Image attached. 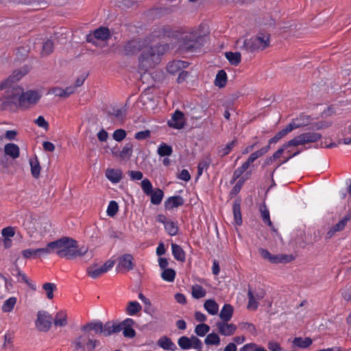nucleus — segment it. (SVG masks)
Wrapping results in <instances>:
<instances>
[{"instance_id": "f257e3e1", "label": "nucleus", "mask_w": 351, "mask_h": 351, "mask_svg": "<svg viewBox=\"0 0 351 351\" xmlns=\"http://www.w3.org/2000/svg\"><path fill=\"white\" fill-rule=\"evenodd\" d=\"M28 71V66H25L21 69L14 71L7 79L0 82V90H5L1 104L2 110L27 109L40 99L41 95L37 90H29L24 92L23 88L18 84Z\"/></svg>"}, {"instance_id": "f03ea898", "label": "nucleus", "mask_w": 351, "mask_h": 351, "mask_svg": "<svg viewBox=\"0 0 351 351\" xmlns=\"http://www.w3.org/2000/svg\"><path fill=\"white\" fill-rule=\"evenodd\" d=\"M135 322L132 318H126L121 322H107L104 324L101 321L90 322L81 328L82 331L87 332L93 330L96 334L108 337L123 331V335L126 338H134L136 331L133 328Z\"/></svg>"}, {"instance_id": "7ed1b4c3", "label": "nucleus", "mask_w": 351, "mask_h": 351, "mask_svg": "<svg viewBox=\"0 0 351 351\" xmlns=\"http://www.w3.org/2000/svg\"><path fill=\"white\" fill-rule=\"evenodd\" d=\"M310 116L305 114H300L295 120L292 121L285 128L277 132L272 138L268 141V145L262 148L252 152L248 157L247 160L243 162L240 167L243 171H245L251 164H252L256 159L262 157L267 154L270 149V145L277 143L280 139L285 137L288 133L292 130L305 126L310 122Z\"/></svg>"}, {"instance_id": "20e7f679", "label": "nucleus", "mask_w": 351, "mask_h": 351, "mask_svg": "<svg viewBox=\"0 0 351 351\" xmlns=\"http://www.w3.org/2000/svg\"><path fill=\"white\" fill-rule=\"evenodd\" d=\"M178 50L180 53H195L199 51L205 43V35L199 27L191 28L187 32L180 30Z\"/></svg>"}, {"instance_id": "39448f33", "label": "nucleus", "mask_w": 351, "mask_h": 351, "mask_svg": "<svg viewBox=\"0 0 351 351\" xmlns=\"http://www.w3.org/2000/svg\"><path fill=\"white\" fill-rule=\"evenodd\" d=\"M169 49V44H157L143 50L138 58L139 69L147 71L158 64L162 56Z\"/></svg>"}, {"instance_id": "423d86ee", "label": "nucleus", "mask_w": 351, "mask_h": 351, "mask_svg": "<svg viewBox=\"0 0 351 351\" xmlns=\"http://www.w3.org/2000/svg\"><path fill=\"white\" fill-rule=\"evenodd\" d=\"M270 36L268 34L258 32L256 36L243 40L241 49L248 52L262 51L269 45Z\"/></svg>"}, {"instance_id": "0eeeda50", "label": "nucleus", "mask_w": 351, "mask_h": 351, "mask_svg": "<svg viewBox=\"0 0 351 351\" xmlns=\"http://www.w3.org/2000/svg\"><path fill=\"white\" fill-rule=\"evenodd\" d=\"M64 244L63 245L60 258H65L69 260H73L77 257H81L86 254L88 252V247H79L76 240L65 237Z\"/></svg>"}, {"instance_id": "6e6552de", "label": "nucleus", "mask_w": 351, "mask_h": 351, "mask_svg": "<svg viewBox=\"0 0 351 351\" xmlns=\"http://www.w3.org/2000/svg\"><path fill=\"white\" fill-rule=\"evenodd\" d=\"M180 32L179 29H173L169 25H158L155 27L152 32L145 37L148 45L158 39L165 38H178Z\"/></svg>"}, {"instance_id": "1a4fd4ad", "label": "nucleus", "mask_w": 351, "mask_h": 351, "mask_svg": "<svg viewBox=\"0 0 351 351\" xmlns=\"http://www.w3.org/2000/svg\"><path fill=\"white\" fill-rule=\"evenodd\" d=\"M141 188L143 193L150 197L151 203L154 205H159L164 197V192L160 188H153L149 180L145 178L141 181Z\"/></svg>"}, {"instance_id": "9d476101", "label": "nucleus", "mask_w": 351, "mask_h": 351, "mask_svg": "<svg viewBox=\"0 0 351 351\" xmlns=\"http://www.w3.org/2000/svg\"><path fill=\"white\" fill-rule=\"evenodd\" d=\"M72 344L74 345L75 350L93 351L99 344V341L94 339L90 334L84 332V335L77 337Z\"/></svg>"}, {"instance_id": "9b49d317", "label": "nucleus", "mask_w": 351, "mask_h": 351, "mask_svg": "<svg viewBox=\"0 0 351 351\" xmlns=\"http://www.w3.org/2000/svg\"><path fill=\"white\" fill-rule=\"evenodd\" d=\"M322 134L317 132H306L302 133L293 139L287 141L286 145L289 147L291 146H298L309 143H315L320 140Z\"/></svg>"}, {"instance_id": "f8f14e48", "label": "nucleus", "mask_w": 351, "mask_h": 351, "mask_svg": "<svg viewBox=\"0 0 351 351\" xmlns=\"http://www.w3.org/2000/svg\"><path fill=\"white\" fill-rule=\"evenodd\" d=\"M148 45L145 38H132L128 40L123 47L124 54L127 56L136 55Z\"/></svg>"}, {"instance_id": "ddd939ff", "label": "nucleus", "mask_w": 351, "mask_h": 351, "mask_svg": "<svg viewBox=\"0 0 351 351\" xmlns=\"http://www.w3.org/2000/svg\"><path fill=\"white\" fill-rule=\"evenodd\" d=\"M135 267L134 259L131 254H124L117 258L116 271L117 272H128Z\"/></svg>"}, {"instance_id": "4468645a", "label": "nucleus", "mask_w": 351, "mask_h": 351, "mask_svg": "<svg viewBox=\"0 0 351 351\" xmlns=\"http://www.w3.org/2000/svg\"><path fill=\"white\" fill-rule=\"evenodd\" d=\"M52 316L45 311L38 312L37 319L36 321V326L40 331H48L52 324Z\"/></svg>"}, {"instance_id": "2eb2a0df", "label": "nucleus", "mask_w": 351, "mask_h": 351, "mask_svg": "<svg viewBox=\"0 0 351 351\" xmlns=\"http://www.w3.org/2000/svg\"><path fill=\"white\" fill-rule=\"evenodd\" d=\"M110 36V32L108 27H100L96 29L93 33L90 32L86 35V40L87 43H92L97 46L95 40H106Z\"/></svg>"}, {"instance_id": "dca6fc26", "label": "nucleus", "mask_w": 351, "mask_h": 351, "mask_svg": "<svg viewBox=\"0 0 351 351\" xmlns=\"http://www.w3.org/2000/svg\"><path fill=\"white\" fill-rule=\"evenodd\" d=\"M219 332L223 336H231L237 330V326L234 324H228V322H218L216 324Z\"/></svg>"}, {"instance_id": "f3484780", "label": "nucleus", "mask_w": 351, "mask_h": 351, "mask_svg": "<svg viewBox=\"0 0 351 351\" xmlns=\"http://www.w3.org/2000/svg\"><path fill=\"white\" fill-rule=\"evenodd\" d=\"M111 152L112 155L115 157H119L123 160L129 159L133 153V144L132 143H128L124 145L121 151L113 148Z\"/></svg>"}, {"instance_id": "a211bd4d", "label": "nucleus", "mask_w": 351, "mask_h": 351, "mask_svg": "<svg viewBox=\"0 0 351 351\" xmlns=\"http://www.w3.org/2000/svg\"><path fill=\"white\" fill-rule=\"evenodd\" d=\"M189 62L180 60H173L168 63L167 71L170 74H176L181 71L183 69H186L189 66Z\"/></svg>"}, {"instance_id": "6ab92c4d", "label": "nucleus", "mask_w": 351, "mask_h": 351, "mask_svg": "<svg viewBox=\"0 0 351 351\" xmlns=\"http://www.w3.org/2000/svg\"><path fill=\"white\" fill-rule=\"evenodd\" d=\"M184 204V198L180 195L169 197L164 203L165 210H171L175 208L182 206Z\"/></svg>"}, {"instance_id": "aec40b11", "label": "nucleus", "mask_w": 351, "mask_h": 351, "mask_svg": "<svg viewBox=\"0 0 351 351\" xmlns=\"http://www.w3.org/2000/svg\"><path fill=\"white\" fill-rule=\"evenodd\" d=\"M184 114L180 110H176L172 115L171 121H168L169 126L175 129H181L184 127Z\"/></svg>"}, {"instance_id": "412c9836", "label": "nucleus", "mask_w": 351, "mask_h": 351, "mask_svg": "<svg viewBox=\"0 0 351 351\" xmlns=\"http://www.w3.org/2000/svg\"><path fill=\"white\" fill-rule=\"evenodd\" d=\"M3 150L5 156L14 160L18 158L20 156V148L15 143H9L5 144Z\"/></svg>"}, {"instance_id": "4be33fe9", "label": "nucleus", "mask_w": 351, "mask_h": 351, "mask_svg": "<svg viewBox=\"0 0 351 351\" xmlns=\"http://www.w3.org/2000/svg\"><path fill=\"white\" fill-rule=\"evenodd\" d=\"M106 177L112 183L117 184L121 180L123 173L119 169H108L106 171Z\"/></svg>"}, {"instance_id": "5701e85b", "label": "nucleus", "mask_w": 351, "mask_h": 351, "mask_svg": "<svg viewBox=\"0 0 351 351\" xmlns=\"http://www.w3.org/2000/svg\"><path fill=\"white\" fill-rule=\"evenodd\" d=\"M65 237H63L60 239H58L56 241H51L48 243V247H49L51 254L55 253L59 257H61L60 251L62 250L63 245L65 243L64 242Z\"/></svg>"}, {"instance_id": "b1692460", "label": "nucleus", "mask_w": 351, "mask_h": 351, "mask_svg": "<svg viewBox=\"0 0 351 351\" xmlns=\"http://www.w3.org/2000/svg\"><path fill=\"white\" fill-rule=\"evenodd\" d=\"M287 148L288 147L286 145V143H284L272 154V156L267 157L265 160L262 167H265L270 165L274 161L278 159Z\"/></svg>"}, {"instance_id": "393cba45", "label": "nucleus", "mask_w": 351, "mask_h": 351, "mask_svg": "<svg viewBox=\"0 0 351 351\" xmlns=\"http://www.w3.org/2000/svg\"><path fill=\"white\" fill-rule=\"evenodd\" d=\"M157 344L159 347L166 350L174 351L177 349L176 344L167 336L160 337L158 340Z\"/></svg>"}, {"instance_id": "a878e982", "label": "nucleus", "mask_w": 351, "mask_h": 351, "mask_svg": "<svg viewBox=\"0 0 351 351\" xmlns=\"http://www.w3.org/2000/svg\"><path fill=\"white\" fill-rule=\"evenodd\" d=\"M241 200L240 199H237L233 204L232 206V211L234 215V220L235 223L237 226H241L242 224V216L241 211Z\"/></svg>"}, {"instance_id": "bb28decb", "label": "nucleus", "mask_w": 351, "mask_h": 351, "mask_svg": "<svg viewBox=\"0 0 351 351\" xmlns=\"http://www.w3.org/2000/svg\"><path fill=\"white\" fill-rule=\"evenodd\" d=\"M171 251L174 258L180 262L186 260V254L182 247L176 243H171Z\"/></svg>"}, {"instance_id": "cd10ccee", "label": "nucleus", "mask_w": 351, "mask_h": 351, "mask_svg": "<svg viewBox=\"0 0 351 351\" xmlns=\"http://www.w3.org/2000/svg\"><path fill=\"white\" fill-rule=\"evenodd\" d=\"M234 308L230 304H225L221 310L219 317L223 322H228L231 319Z\"/></svg>"}, {"instance_id": "c85d7f7f", "label": "nucleus", "mask_w": 351, "mask_h": 351, "mask_svg": "<svg viewBox=\"0 0 351 351\" xmlns=\"http://www.w3.org/2000/svg\"><path fill=\"white\" fill-rule=\"evenodd\" d=\"M293 260L294 256L293 255L278 254L272 255L269 260V262L274 264L287 263H290Z\"/></svg>"}, {"instance_id": "c756f323", "label": "nucleus", "mask_w": 351, "mask_h": 351, "mask_svg": "<svg viewBox=\"0 0 351 351\" xmlns=\"http://www.w3.org/2000/svg\"><path fill=\"white\" fill-rule=\"evenodd\" d=\"M204 309L211 315H215L218 313L219 305L213 299H208L204 304Z\"/></svg>"}, {"instance_id": "7c9ffc66", "label": "nucleus", "mask_w": 351, "mask_h": 351, "mask_svg": "<svg viewBox=\"0 0 351 351\" xmlns=\"http://www.w3.org/2000/svg\"><path fill=\"white\" fill-rule=\"evenodd\" d=\"M29 165L32 176L34 178H38L40 174L41 167L37 156L29 159Z\"/></svg>"}, {"instance_id": "2f4dec72", "label": "nucleus", "mask_w": 351, "mask_h": 351, "mask_svg": "<svg viewBox=\"0 0 351 351\" xmlns=\"http://www.w3.org/2000/svg\"><path fill=\"white\" fill-rule=\"evenodd\" d=\"M163 226L169 235L176 236L178 233L179 227L177 222L169 219Z\"/></svg>"}, {"instance_id": "473e14b6", "label": "nucleus", "mask_w": 351, "mask_h": 351, "mask_svg": "<svg viewBox=\"0 0 351 351\" xmlns=\"http://www.w3.org/2000/svg\"><path fill=\"white\" fill-rule=\"evenodd\" d=\"M56 326H65L67 324V315L64 311H58L53 319Z\"/></svg>"}, {"instance_id": "72a5a7b5", "label": "nucleus", "mask_w": 351, "mask_h": 351, "mask_svg": "<svg viewBox=\"0 0 351 351\" xmlns=\"http://www.w3.org/2000/svg\"><path fill=\"white\" fill-rule=\"evenodd\" d=\"M12 274L17 278V280L19 282H23L27 284L32 289H36L35 287L30 285V283L25 274L23 273L17 265H16L15 268L13 269V271H12Z\"/></svg>"}, {"instance_id": "f704fd0d", "label": "nucleus", "mask_w": 351, "mask_h": 351, "mask_svg": "<svg viewBox=\"0 0 351 351\" xmlns=\"http://www.w3.org/2000/svg\"><path fill=\"white\" fill-rule=\"evenodd\" d=\"M227 83V74L223 69L219 70L217 73L215 84L219 88H223Z\"/></svg>"}, {"instance_id": "c9c22d12", "label": "nucleus", "mask_w": 351, "mask_h": 351, "mask_svg": "<svg viewBox=\"0 0 351 351\" xmlns=\"http://www.w3.org/2000/svg\"><path fill=\"white\" fill-rule=\"evenodd\" d=\"M142 309V306L137 301H131L128 302L126 308V313L128 315H135Z\"/></svg>"}, {"instance_id": "e433bc0d", "label": "nucleus", "mask_w": 351, "mask_h": 351, "mask_svg": "<svg viewBox=\"0 0 351 351\" xmlns=\"http://www.w3.org/2000/svg\"><path fill=\"white\" fill-rule=\"evenodd\" d=\"M172 153H173L172 147L169 145L165 143H160L157 149V154L160 157L169 156L172 154Z\"/></svg>"}, {"instance_id": "4c0bfd02", "label": "nucleus", "mask_w": 351, "mask_h": 351, "mask_svg": "<svg viewBox=\"0 0 351 351\" xmlns=\"http://www.w3.org/2000/svg\"><path fill=\"white\" fill-rule=\"evenodd\" d=\"M293 342L295 346L301 348H307L313 343L312 339L310 337H295Z\"/></svg>"}, {"instance_id": "58836bf2", "label": "nucleus", "mask_w": 351, "mask_h": 351, "mask_svg": "<svg viewBox=\"0 0 351 351\" xmlns=\"http://www.w3.org/2000/svg\"><path fill=\"white\" fill-rule=\"evenodd\" d=\"M17 299L16 297H10L7 299L2 305V311L4 313H10L13 311L14 306L16 303Z\"/></svg>"}, {"instance_id": "ea45409f", "label": "nucleus", "mask_w": 351, "mask_h": 351, "mask_svg": "<svg viewBox=\"0 0 351 351\" xmlns=\"http://www.w3.org/2000/svg\"><path fill=\"white\" fill-rule=\"evenodd\" d=\"M259 210L261 212L263 222L268 226H271L272 222L270 219L269 211L265 204H263L260 206Z\"/></svg>"}, {"instance_id": "a19ab883", "label": "nucleus", "mask_w": 351, "mask_h": 351, "mask_svg": "<svg viewBox=\"0 0 351 351\" xmlns=\"http://www.w3.org/2000/svg\"><path fill=\"white\" fill-rule=\"evenodd\" d=\"M11 2L17 4H24L28 5H32L34 7V9H38V6L42 4L46 5L45 1H41L40 0H10Z\"/></svg>"}, {"instance_id": "79ce46f5", "label": "nucleus", "mask_w": 351, "mask_h": 351, "mask_svg": "<svg viewBox=\"0 0 351 351\" xmlns=\"http://www.w3.org/2000/svg\"><path fill=\"white\" fill-rule=\"evenodd\" d=\"M226 58L232 65H238L241 60V53L239 52H226Z\"/></svg>"}, {"instance_id": "37998d69", "label": "nucleus", "mask_w": 351, "mask_h": 351, "mask_svg": "<svg viewBox=\"0 0 351 351\" xmlns=\"http://www.w3.org/2000/svg\"><path fill=\"white\" fill-rule=\"evenodd\" d=\"M248 304L247 308L250 310L255 311L258 308V303L254 296V293L250 289L247 291Z\"/></svg>"}, {"instance_id": "c03bdc74", "label": "nucleus", "mask_w": 351, "mask_h": 351, "mask_svg": "<svg viewBox=\"0 0 351 351\" xmlns=\"http://www.w3.org/2000/svg\"><path fill=\"white\" fill-rule=\"evenodd\" d=\"M192 296L195 299H199L204 297L206 294V291L199 285H195L192 287Z\"/></svg>"}, {"instance_id": "a18cd8bd", "label": "nucleus", "mask_w": 351, "mask_h": 351, "mask_svg": "<svg viewBox=\"0 0 351 351\" xmlns=\"http://www.w3.org/2000/svg\"><path fill=\"white\" fill-rule=\"evenodd\" d=\"M204 343L208 346H217L220 343V338L217 333H209L206 337Z\"/></svg>"}, {"instance_id": "49530a36", "label": "nucleus", "mask_w": 351, "mask_h": 351, "mask_svg": "<svg viewBox=\"0 0 351 351\" xmlns=\"http://www.w3.org/2000/svg\"><path fill=\"white\" fill-rule=\"evenodd\" d=\"M176 271L174 269L171 268H167L163 269V271L161 274L162 278L169 282H172L174 281L176 278Z\"/></svg>"}, {"instance_id": "de8ad7c7", "label": "nucleus", "mask_w": 351, "mask_h": 351, "mask_svg": "<svg viewBox=\"0 0 351 351\" xmlns=\"http://www.w3.org/2000/svg\"><path fill=\"white\" fill-rule=\"evenodd\" d=\"M178 344L179 347L183 350H189L192 348V344L191 342L190 337L186 336H182L178 340Z\"/></svg>"}, {"instance_id": "09e8293b", "label": "nucleus", "mask_w": 351, "mask_h": 351, "mask_svg": "<svg viewBox=\"0 0 351 351\" xmlns=\"http://www.w3.org/2000/svg\"><path fill=\"white\" fill-rule=\"evenodd\" d=\"M210 328L208 325L201 323L197 324L195 328V333L199 337H204L210 330Z\"/></svg>"}, {"instance_id": "8fccbe9b", "label": "nucleus", "mask_w": 351, "mask_h": 351, "mask_svg": "<svg viewBox=\"0 0 351 351\" xmlns=\"http://www.w3.org/2000/svg\"><path fill=\"white\" fill-rule=\"evenodd\" d=\"M54 49V43L53 42L48 39L45 42L43 43V49H42V55L43 56H48L51 53L53 52Z\"/></svg>"}, {"instance_id": "3c124183", "label": "nucleus", "mask_w": 351, "mask_h": 351, "mask_svg": "<svg viewBox=\"0 0 351 351\" xmlns=\"http://www.w3.org/2000/svg\"><path fill=\"white\" fill-rule=\"evenodd\" d=\"M237 140L234 138L232 141L229 142L226 145L219 150V154L221 156H225L230 153L233 147L237 145Z\"/></svg>"}, {"instance_id": "603ef678", "label": "nucleus", "mask_w": 351, "mask_h": 351, "mask_svg": "<svg viewBox=\"0 0 351 351\" xmlns=\"http://www.w3.org/2000/svg\"><path fill=\"white\" fill-rule=\"evenodd\" d=\"M350 219H351V215L349 214L344 216L343 217V219H341L337 223H336L332 227L333 231L339 232V231L342 230L345 228L348 221L350 220Z\"/></svg>"}, {"instance_id": "864d4df0", "label": "nucleus", "mask_w": 351, "mask_h": 351, "mask_svg": "<svg viewBox=\"0 0 351 351\" xmlns=\"http://www.w3.org/2000/svg\"><path fill=\"white\" fill-rule=\"evenodd\" d=\"M88 275L92 278H97L100 276L101 274H104V270L101 267H96L95 266L89 267L87 269Z\"/></svg>"}, {"instance_id": "5fc2aeb1", "label": "nucleus", "mask_w": 351, "mask_h": 351, "mask_svg": "<svg viewBox=\"0 0 351 351\" xmlns=\"http://www.w3.org/2000/svg\"><path fill=\"white\" fill-rule=\"evenodd\" d=\"M119 210V205L117 202L114 200H112L109 202L108 208H107V215L109 217H114Z\"/></svg>"}, {"instance_id": "6e6d98bb", "label": "nucleus", "mask_w": 351, "mask_h": 351, "mask_svg": "<svg viewBox=\"0 0 351 351\" xmlns=\"http://www.w3.org/2000/svg\"><path fill=\"white\" fill-rule=\"evenodd\" d=\"M239 351H267L263 347L257 346L256 343H250L244 345Z\"/></svg>"}, {"instance_id": "4d7b16f0", "label": "nucleus", "mask_w": 351, "mask_h": 351, "mask_svg": "<svg viewBox=\"0 0 351 351\" xmlns=\"http://www.w3.org/2000/svg\"><path fill=\"white\" fill-rule=\"evenodd\" d=\"M43 289L46 291L47 298L51 300L53 298V291L56 289L55 284L46 282L43 285Z\"/></svg>"}, {"instance_id": "13d9d810", "label": "nucleus", "mask_w": 351, "mask_h": 351, "mask_svg": "<svg viewBox=\"0 0 351 351\" xmlns=\"http://www.w3.org/2000/svg\"><path fill=\"white\" fill-rule=\"evenodd\" d=\"M127 133L123 129L115 130L112 134V138L117 142L122 141L126 137Z\"/></svg>"}, {"instance_id": "bf43d9fd", "label": "nucleus", "mask_w": 351, "mask_h": 351, "mask_svg": "<svg viewBox=\"0 0 351 351\" xmlns=\"http://www.w3.org/2000/svg\"><path fill=\"white\" fill-rule=\"evenodd\" d=\"M1 234L3 238H12L15 234V228L12 226H8L2 229Z\"/></svg>"}, {"instance_id": "052dcab7", "label": "nucleus", "mask_w": 351, "mask_h": 351, "mask_svg": "<svg viewBox=\"0 0 351 351\" xmlns=\"http://www.w3.org/2000/svg\"><path fill=\"white\" fill-rule=\"evenodd\" d=\"M151 136V132L149 130H145L143 131H139L134 135V138L138 141L145 140L149 138Z\"/></svg>"}, {"instance_id": "680f3d73", "label": "nucleus", "mask_w": 351, "mask_h": 351, "mask_svg": "<svg viewBox=\"0 0 351 351\" xmlns=\"http://www.w3.org/2000/svg\"><path fill=\"white\" fill-rule=\"evenodd\" d=\"M190 339L192 344V348L197 350H202L203 345L202 341L199 338H197L196 336L192 335L190 337Z\"/></svg>"}, {"instance_id": "e2e57ef3", "label": "nucleus", "mask_w": 351, "mask_h": 351, "mask_svg": "<svg viewBox=\"0 0 351 351\" xmlns=\"http://www.w3.org/2000/svg\"><path fill=\"white\" fill-rule=\"evenodd\" d=\"M36 252L37 258L45 257L51 254L49 247H48V243L44 247L36 249Z\"/></svg>"}, {"instance_id": "0e129e2a", "label": "nucleus", "mask_w": 351, "mask_h": 351, "mask_svg": "<svg viewBox=\"0 0 351 351\" xmlns=\"http://www.w3.org/2000/svg\"><path fill=\"white\" fill-rule=\"evenodd\" d=\"M21 254L25 258H37L36 249L23 250Z\"/></svg>"}, {"instance_id": "69168bd1", "label": "nucleus", "mask_w": 351, "mask_h": 351, "mask_svg": "<svg viewBox=\"0 0 351 351\" xmlns=\"http://www.w3.org/2000/svg\"><path fill=\"white\" fill-rule=\"evenodd\" d=\"M245 179L243 178L239 179L237 182L235 184V185L233 186V188L231 190L230 193L232 195H237L239 193L245 182Z\"/></svg>"}, {"instance_id": "338daca9", "label": "nucleus", "mask_w": 351, "mask_h": 351, "mask_svg": "<svg viewBox=\"0 0 351 351\" xmlns=\"http://www.w3.org/2000/svg\"><path fill=\"white\" fill-rule=\"evenodd\" d=\"M341 296L346 301H347V302L351 301V285H347L341 291Z\"/></svg>"}, {"instance_id": "774afa93", "label": "nucleus", "mask_w": 351, "mask_h": 351, "mask_svg": "<svg viewBox=\"0 0 351 351\" xmlns=\"http://www.w3.org/2000/svg\"><path fill=\"white\" fill-rule=\"evenodd\" d=\"M267 348L270 351H281L282 350L280 344L274 341H270L267 343Z\"/></svg>"}]
</instances>
